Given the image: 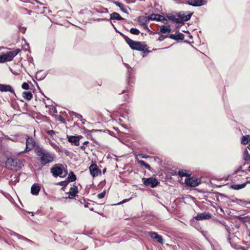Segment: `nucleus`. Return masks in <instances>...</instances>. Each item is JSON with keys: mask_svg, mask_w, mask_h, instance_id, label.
<instances>
[{"mask_svg": "<svg viewBox=\"0 0 250 250\" xmlns=\"http://www.w3.org/2000/svg\"><path fill=\"white\" fill-rule=\"evenodd\" d=\"M122 36L124 37L126 43L132 49L142 51L143 52L147 51L146 45L145 44L140 42L134 41L125 35L122 34Z\"/></svg>", "mask_w": 250, "mask_h": 250, "instance_id": "1", "label": "nucleus"}, {"mask_svg": "<svg viewBox=\"0 0 250 250\" xmlns=\"http://www.w3.org/2000/svg\"><path fill=\"white\" fill-rule=\"evenodd\" d=\"M41 164L45 166L53 161L54 156L53 154L45 150H40L37 152Z\"/></svg>", "mask_w": 250, "mask_h": 250, "instance_id": "2", "label": "nucleus"}, {"mask_svg": "<svg viewBox=\"0 0 250 250\" xmlns=\"http://www.w3.org/2000/svg\"><path fill=\"white\" fill-rule=\"evenodd\" d=\"M5 165L7 168L13 171H18L23 166L21 161L18 158H8Z\"/></svg>", "mask_w": 250, "mask_h": 250, "instance_id": "3", "label": "nucleus"}, {"mask_svg": "<svg viewBox=\"0 0 250 250\" xmlns=\"http://www.w3.org/2000/svg\"><path fill=\"white\" fill-rule=\"evenodd\" d=\"M51 172L55 177L59 176L61 178H64L67 175V171L62 167V165H55L51 168Z\"/></svg>", "mask_w": 250, "mask_h": 250, "instance_id": "4", "label": "nucleus"}, {"mask_svg": "<svg viewBox=\"0 0 250 250\" xmlns=\"http://www.w3.org/2000/svg\"><path fill=\"white\" fill-rule=\"evenodd\" d=\"M143 184L146 186H150L152 188L156 187L159 182L158 180L155 177H149L147 178H144L142 179Z\"/></svg>", "mask_w": 250, "mask_h": 250, "instance_id": "5", "label": "nucleus"}, {"mask_svg": "<svg viewBox=\"0 0 250 250\" xmlns=\"http://www.w3.org/2000/svg\"><path fill=\"white\" fill-rule=\"evenodd\" d=\"M26 147L24 150L21 152V153H24L28 152L34 148L36 145V142L34 139L28 136H26Z\"/></svg>", "mask_w": 250, "mask_h": 250, "instance_id": "6", "label": "nucleus"}, {"mask_svg": "<svg viewBox=\"0 0 250 250\" xmlns=\"http://www.w3.org/2000/svg\"><path fill=\"white\" fill-rule=\"evenodd\" d=\"M20 51L19 49H16L13 51H9L3 54V55L5 62L12 61L20 53Z\"/></svg>", "mask_w": 250, "mask_h": 250, "instance_id": "7", "label": "nucleus"}, {"mask_svg": "<svg viewBox=\"0 0 250 250\" xmlns=\"http://www.w3.org/2000/svg\"><path fill=\"white\" fill-rule=\"evenodd\" d=\"M185 183L187 186L191 187H196L200 184V182L198 180L193 177L186 179Z\"/></svg>", "mask_w": 250, "mask_h": 250, "instance_id": "8", "label": "nucleus"}, {"mask_svg": "<svg viewBox=\"0 0 250 250\" xmlns=\"http://www.w3.org/2000/svg\"><path fill=\"white\" fill-rule=\"evenodd\" d=\"M90 173L91 175L93 177H95L96 176H97L99 174V173H101V170H100L95 164H92L90 165V166L89 167Z\"/></svg>", "mask_w": 250, "mask_h": 250, "instance_id": "9", "label": "nucleus"}, {"mask_svg": "<svg viewBox=\"0 0 250 250\" xmlns=\"http://www.w3.org/2000/svg\"><path fill=\"white\" fill-rule=\"evenodd\" d=\"M148 234L152 239L156 240L158 242L161 244H163L164 243V240L162 236L158 234L157 232L149 231Z\"/></svg>", "mask_w": 250, "mask_h": 250, "instance_id": "10", "label": "nucleus"}, {"mask_svg": "<svg viewBox=\"0 0 250 250\" xmlns=\"http://www.w3.org/2000/svg\"><path fill=\"white\" fill-rule=\"evenodd\" d=\"M1 229L5 233V234L6 235L8 234V233L10 234V235L11 236H15L16 237H17V238L18 239H20V240H22L24 241V238H25V237L20 234H18L11 230H10L9 229H4L3 228H1Z\"/></svg>", "mask_w": 250, "mask_h": 250, "instance_id": "11", "label": "nucleus"}, {"mask_svg": "<svg viewBox=\"0 0 250 250\" xmlns=\"http://www.w3.org/2000/svg\"><path fill=\"white\" fill-rule=\"evenodd\" d=\"M211 215L209 212H204L201 213L197 214L194 218L197 220H203L205 219H210Z\"/></svg>", "mask_w": 250, "mask_h": 250, "instance_id": "12", "label": "nucleus"}, {"mask_svg": "<svg viewBox=\"0 0 250 250\" xmlns=\"http://www.w3.org/2000/svg\"><path fill=\"white\" fill-rule=\"evenodd\" d=\"M188 4L193 6H200L206 3L205 0H188Z\"/></svg>", "mask_w": 250, "mask_h": 250, "instance_id": "13", "label": "nucleus"}, {"mask_svg": "<svg viewBox=\"0 0 250 250\" xmlns=\"http://www.w3.org/2000/svg\"><path fill=\"white\" fill-rule=\"evenodd\" d=\"M0 91L1 92H7L9 91L10 93L15 95V93L12 87L9 85H6L4 84L0 83Z\"/></svg>", "mask_w": 250, "mask_h": 250, "instance_id": "14", "label": "nucleus"}, {"mask_svg": "<svg viewBox=\"0 0 250 250\" xmlns=\"http://www.w3.org/2000/svg\"><path fill=\"white\" fill-rule=\"evenodd\" d=\"M192 13H189L186 14L184 12H180L178 14V17L181 19L182 21H188L191 18Z\"/></svg>", "mask_w": 250, "mask_h": 250, "instance_id": "15", "label": "nucleus"}, {"mask_svg": "<svg viewBox=\"0 0 250 250\" xmlns=\"http://www.w3.org/2000/svg\"><path fill=\"white\" fill-rule=\"evenodd\" d=\"M78 192V188L76 186H74L70 188V191L69 192V195L66 199H73L76 196V194Z\"/></svg>", "mask_w": 250, "mask_h": 250, "instance_id": "16", "label": "nucleus"}, {"mask_svg": "<svg viewBox=\"0 0 250 250\" xmlns=\"http://www.w3.org/2000/svg\"><path fill=\"white\" fill-rule=\"evenodd\" d=\"M150 21L156 20L158 21H163L166 20V19L162 15L156 14H152L149 16Z\"/></svg>", "mask_w": 250, "mask_h": 250, "instance_id": "17", "label": "nucleus"}, {"mask_svg": "<svg viewBox=\"0 0 250 250\" xmlns=\"http://www.w3.org/2000/svg\"><path fill=\"white\" fill-rule=\"evenodd\" d=\"M68 140L70 143L73 144L76 146H78L80 145L79 138L76 136H68Z\"/></svg>", "mask_w": 250, "mask_h": 250, "instance_id": "18", "label": "nucleus"}, {"mask_svg": "<svg viewBox=\"0 0 250 250\" xmlns=\"http://www.w3.org/2000/svg\"><path fill=\"white\" fill-rule=\"evenodd\" d=\"M110 20H117V21H124L125 19L120 16V15L116 13L113 12L110 14Z\"/></svg>", "mask_w": 250, "mask_h": 250, "instance_id": "19", "label": "nucleus"}, {"mask_svg": "<svg viewBox=\"0 0 250 250\" xmlns=\"http://www.w3.org/2000/svg\"><path fill=\"white\" fill-rule=\"evenodd\" d=\"M250 182L248 181L246 183L242 184H234L231 186V188L235 190H239L242 189L246 187L247 183H250Z\"/></svg>", "mask_w": 250, "mask_h": 250, "instance_id": "20", "label": "nucleus"}, {"mask_svg": "<svg viewBox=\"0 0 250 250\" xmlns=\"http://www.w3.org/2000/svg\"><path fill=\"white\" fill-rule=\"evenodd\" d=\"M40 189L41 188L39 186L34 184L31 188V193L33 195H37L39 194Z\"/></svg>", "mask_w": 250, "mask_h": 250, "instance_id": "21", "label": "nucleus"}, {"mask_svg": "<svg viewBox=\"0 0 250 250\" xmlns=\"http://www.w3.org/2000/svg\"><path fill=\"white\" fill-rule=\"evenodd\" d=\"M150 21L149 16L147 17H139L138 18V22L141 25H143L144 23Z\"/></svg>", "mask_w": 250, "mask_h": 250, "instance_id": "22", "label": "nucleus"}, {"mask_svg": "<svg viewBox=\"0 0 250 250\" xmlns=\"http://www.w3.org/2000/svg\"><path fill=\"white\" fill-rule=\"evenodd\" d=\"M169 38L176 41L183 40L184 39V35L180 33L176 35L173 34L170 35Z\"/></svg>", "mask_w": 250, "mask_h": 250, "instance_id": "23", "label": "nucleus"}, {"mask_svg": "<svg viewBox=\"0 0 250 250\" xmlns=\"http://www.w3.org/2000/svg\"><path fill=\"white\" fill-rule=\"evenodd\" d=\"M113 3L118 7H119L120 9V10L123 11V12L126 13H127V10L126 8V6L123 4V3L117 1H114Z\"/></svg>", "mask_w": 250, "mask_h": 250, "instance_id": "24", "label": "nucleus"}, {"mask_svg": "<svg viewBox=\"0 0 250 250\" xmlns=\"http://www.w3.org/2000/svg\"><path fill=\"white\" fill-rule=\"evenodd\" d=\"M22 97L26 100H28V101H29L30 100L32 97H33V95H32V94L31 92H26V91H24L23 93H22Z\"/></svg>", "mask_w": 250, "mask_h": 250, "instance_id": "25", "label": "nucleus"}, {"mask_svg": "<svg viewBox=\"0 0 250 250\" xmlns=\"http://www.w3.org/2000/svg\"><path fill=\"white\" fill-rule=\"evenodd\" d=\"M76 176L74 174V173L71 171L69 174L67 178V180L68 182H74L76 180Z\"/></svg>", "mask_w": 250, "mask_h": 250, "instance_id": "26", "label": "nucleus"}, {"mask_svg": "<svg viewBox=\"0 0 250 250\" xmlns=\"http://www.w3.org/2000/svg\"><path fill=\"white\" fill-rule=\"evenodd\" d=\"M160 31L161 33L165 34L166 33H169L171 31V29L169 26H166L162 25L160 27Z\"/></svg>", "mask_w": 250, "mask_h": 250, "instance_id": "27", "label": "nucleus"}, {"mask_svg": "<svg viewBox=\"0 0 250 250\" xmlns=\"http://www.w3.org/2000/svg\"><path fill=\"white\" fill-rule=\"evenodd\" d=\"M250 141V136H243L241 139V143L243 145H246Z\"/></svg>", "mask_w": 250, "mask_h": 250, "instance_id": "28", "label": "nucleus"}, {"mask_svg": "<svg viewBox=\"0 0 250 250\" xmlns=\"http://www.w3.org/2000/svg\"><path fill=\"white\" fill-rule=\"evenodd\" d=\"M235 202L239 205H243V206H247L248 204H250V202H248L247 201L242 200V199H236L235 200Z\"/></svg>", "mask_w": 250, "mask_h": 250, "instance_id": "29", "label": "nucleus"}, {"mask_svg": "<svg viewBox=\"0 0 250 250\" xmlns=\"http://www.w3.org/2000/svg\"><path fill=\"white\" fill-rule=\"evenodd\" d=\"M138 163L140 165L144 166L145 167L146 169L148 170H150L151 167L150 165L147 163H146L145 161L143 160H138Z\"/></svg>", "mask_w": 250, "mask_h": 250, "instance_id": "30", "label": "nucleus"}, {"mask_svg": "<svg viewBox=\"0 0 250 250\" xmlns=\"http://www.w3.org/2000/svg\"><path fill=\"white\" fill-rule=\"evenodd\" d=\"M95 11L97 13H107L108 12V10L107 8H103L102 10H99L98 9H95Z\"/></svg>", "mask_w": 250, "mask_h": 250, "instance_id": "31", "label": "nucleus"}, {"mask_svg": "<svg viewBox=\"0 0 250 250\" xmlns=\"http://www.w3.org/2000/svg\"><path fill=\"white\" fill-rule=\"evenodd\" d=\"M130 32L133 35H138L140 33V31L137 28H131L130 30Z\"/></svg>", "mask_w": 250, "mask_h": 250, "instance_id": "32", "label": "nucleus"}, {"mask_svg": "<svg viewBox=\"0 0 250 250\" xmlns=\"http://www.w3.org/2000/svg\"><path fill=\"white\" fill-rule=\"evenodd\" d=\"M244 159L250 162V154H249L247 151H245L243 154Z\"/></svg>", "mask_w": 250, "mask_h": 250, "instance_id": "33", "label": "nucleus"}, {"mask_svg": "<svg viewBox=\"0 0 250 250\" xmlns=\"http://www.w3.org/2000/svg\"><path fill=\"white\" fill-rule=\"evenodd\" d=\"M72 114L73 115H75L76 118H77L78 119H80L81 121H85V120L83 119V117H82V116L81 114H78V113H77L76 112H75L74 111L72 112Z\"/></svg>", "mask_w": 250, "mask_h": 250, "instance_id": "34", "label": "nucleus"}, {"mask_svg": "<svg viewBox=\"0 0 250 250\" xmlns=\"http://www.w3.org/2000/svg\"><path fill=\"white\" fill-rule=\"evenodd\" d=\"M68 181L67 180H65V181H61L60 182H59L58 183V185H60V186H62L63 187H65L66 186H67L68 184Z\"/></svg>", "mask_w": 250, "mask_h": 250, "instance_id": "35", "label": "nucleus"}, {"mask_svg": "<svg viewBox=\"0 0 250 250\" xmlns=\"http://www.w3.org/2000/svg\"><path fill=\"white\" fill-rule=\"evenodd\" d=\"M21 87L24 90H28L29 88V85L28 83L24 82L22 83Z\"/></svg>", "mask_w": 250, "mask_h": 250, "instance_id": "36", "label": "nucleus"}, {"mask_svg": "<svg viewBox=\"0 0 250 250\" xmlns=\"http://www.w3.org/2000/svg\"><path fill=\"white\" fill-rule=\"evenodd\" d=\"M178 174L181 177L188 176L186 171L183 170H179L178 172Z\"/></svg>", "mask_w": 250, "mask_h": 250, "instance_id": "37", "label": "nucleus"}, {"mask_svg": "<svg viewBox=\"0 0 250 250\" xmlns=\"http://www.w3.org/2000/svg\"><path fill=\"white\" fill-rule=\"evenodd\" d=\"M105 194V191H104L103 192H101L100 193H99L97 195V197L99 199H102V198H103L104 197Z\"/></svg>", "mask_w": 250, "mask_h": 250, "instance_id": "38", "label": "nucleus"}, {"mask_svg": "<svg viewBox=\"0 0 250 250\" xmlns=\"http://www.w3.org/2000/svg\"><path fill=\"white\" fill-rule=\"evenodd\" d=\"M167 17L169 20H171L172 21H174L175 20V18L176 17L174 15H172L167 16Z\"/></svg>", "mask_w": 250, "mask_h": 250, "instance_id": "39", "label": "nucleus"}, {"mask_svg": "<svg viewBox=\"0 0 250 250\" xmlns=\"http://www.w3.org/2000/svg\"><path fill=\"white\" fill-rule=\"evenodd\" d=\"M167 36L161 35L158 38V41L161 42L164 41L166 38H167Z\"/></svg>", "mask_w": 250, "mask_h": 250, "instance_id": "40", "label": "nucleus"}, {"mask_svg": "<svg viewBox=\"0 0 250 250\" xmlns=\"http://www.w3.org/2000/svg\"><path fill=\"white\" fill-rule=\"evenodd\" d=\"M173 22H174L175 23H183V24H184L183 21H182L181 19L180 18H178L177 17H176L175 20Z\"/></svg>", "mask_w": 250, "mask_h": 250, "instance_id": "41", "label": "nucleus"}, {"mask_svg": "<svg viewBox=\"0 0 250 250\" xmlns=\"http://www.w3.org/2000/svg\"><path fill=\"white\" fill-rule=\"evenodd\" d=\"M237 219H238L239 220L241 221H244L245 217H243L241 216H236L235 217Z\"/></svg>", "mask_w": 250, "mask_h": 250, "instance_id": "42", "label": "nucleus"}, {"mask_svg": "<svg viewBox=\"0 0 250 250\" xmlns=\"http://www.w3.org/2000/svg\"><path fill=\"white\" fill-rule=\"evenodd\" d=\"M46 132H47V133H48V134H49L50 135H51V136H52L53 135H54L55 134V132L53 130H48L46 131Z\"/></svg>", "mask_w": 250, "mask_h": 250, "instance_id": "43", "label": "nucleus"}, {"mask_svg": "<svg viewBox=\"0 0 250 250\" xmlns=\"http://www.w3.org/2000/svg\"><path fill=\"white\" fill-rule=\"evenodd\" d=\"M5 62V61L3 55H1L0 56V63H2Z\"/></svg>", "mask_w": 250, "mask_h": 250, "instance_id": "44", "label": "nucleus"}, {"mask_svg": "<svg viewBox=\"0 0 250 250\" xmlns=\"http://www.w3.org/2000/svg\"><path fill=\"white\" fill-rule=\"evenodd\" d=\"M19 30L21 32L24 33L26 31V28L23 27H20Z\"/></svg>", "mask_w": 250, "mask_h": 250, "instance_id": "45", "label": "nucleus"}, {"mask_svg": "<svg viewBox=\"0 0 250 250\" xmlns=\"http://www.w3.org/2000/svg\"><path fill=\"white\" fill-rule=\"evenodd\" d=\"M24 241H26V242H27L28 243H30V244H33L34 243L33 241H32V240H30V239H28V238H27L26 237H25Z\"/></svg>", "mask_w": 250, "mask_h": 250, "instance_id": "46", "label": "nucleus"}, {"mask_svg": "<svg viewBox=\"0 0 250 250\" xmlns=\"http://www.w3.org/2000/svg\"><path fill=\"white\" fill-rule=\"evenodd\" d=\"M124 65H125V66L126 68H127V69H128V72L129 73H130V72L129 69H131V68L129 67V65H128V64H127V63H124Z\"/></svg>", "mask_w": 250, "mask_h": 250, "instance_id": "47", "label": "nucleus"}, {"mask_svg": "<svg viewBox=\"0 0 250 250\" xmlns=\"http://www.w3.org/2000/svg\"><path fill=\"white\" fill-rule=\"evenodd\" d=\"M142 26H143V27H144V29H146V30H149V29H148V26H147V25L146 23H144V24L142 25Z\"/></svg>", "mask_w": 250, "mask_h": 250, "instance_id": "48", "label": "nucleus"}, {"mask_svg": "<svg viewBox=\"0 0 250 250\" xmlns=\"http://www.w3.org/2000/svg\"><path fill=\"white\" fill-rule=\"evenodd\" d=\"M140 155H141L142 158H146L148 157V156L147 155L140 154Z\"/></svg>", "mask_w": 250, "mask_h": 250, "instance_id": "49", "label": "nucleus"}, {"mask_svg": "<svg viewBox=\"0 0 250 250\" xmlns=\"http://www.w3.org/2000/svg\"><path fill=\"white\" fill-rule=\"evenodd\" d=\"M80 148H81V149H82L83 150H84L85 149V146L83 145L81 146H80Z\"/></svg>", "mask_w": 250, "mask_h": 250, "instance_id": "50", "label": "nucleus"}, {"mask_svg": "<svg viewBox=\"0 0 250 250\" xmlns=\"http://www.w3.org/2000/svg\"><path fill=\"white\" fill-rule=\"evenodd\" d=\"M89 205V203H85L84 205V207L85 208H88V205Z\"/></svg>", "mask_w": 250, "mask_h": 250, "instance_id": "51", "label": "nucleus"}, {"mask_svg": "<svg viewBox=\"0 0 250 250\" xmlns=\"http://www.w3.org/2000/svg\"><path fill=\"white\" fill-rule=\"evenodd\" d=\"M25 10L27 12V13L29 14V15H31V13L32 12V11H29V10H28L27 9H25Z\"/></svg>", "mask_w": 250, "mask_h": 250, "instance_id": "52", "label": "nucleus"}, {"mask_svg": "<svg viewBox=\"0 0 250 250\" xmlns=\"http://www.w3.org/2000/svg\"><path fill=\"white\" fill-rule=\"evenodd\" d=\"M241 168H242V167L240 166L238 168V169L235 171V173H236L238 171H240V169H241Z\"/></svg>", "mask_w": 250, "mask_h": 250, "instance_id": "53", "label": "nucleus"}, {"mask_svg": "<svg viewBox=\"0 0 250 250\" xmlns=\"http://www.w3.org/2000/svg\"><path fill=\"white\" fill-rule=\"evenodd\" d=\"M76 136L79 138V142H80V139L83 138V136L81 135H78V136Z\"/></svg>", "mask_w": 250, "mask_h": 250, "instance_id": "54", "label": "nucleus"}, {"mask_svg": "<svg viewBox=\"0 0 250 250\" xmlns=\"http://www.w3.org/2000/svg\"><path fill=\"white\" fill-rule=\"evenodd\" d=\"M129 200H130V199H124V200H123L122 203L126 202L128 201Z\"/></svg>", "mask_w": 250, "mask_h": 250, "instance_id": "55", "label": "nucleus"}, {"mask_svg": "<svg viewBox=\"0 0 250 250\" xmlns=\"http://www.w3.org/2000/svg\"><path fill=\"white\" fill-rule=\"evenodd\" d=\"M88 144H89V142L88 141H85L83 143V145L84 146L86 145H87Z\"/></svg>", "mask_w": 250, "mask_h": 250, "instance_id": "56", "label": "nucleus"}, {"mask_svg": "<svg viewBox=\"0 0 250 250\" xmlns=\"http://www.w3.org/2000/svg\"><path fill=\"white\" fill-rule=\"evenodd\" d=\"M101 21H108L109 20H108L107 19H102Z\"/></svg>", "mask_w": 250, "mask_h": 250, "instance_id": "57", "label": "nucleus"}, {"mask_svg": "<svg viewBox=\"0 0 250 250\" xmlns=\"http://www.w3.org/2000/svg\"><path fill=\"white\" fill-rule=\"evenodd\" d=\"M183 32H185V33H188V34H189V32H188V31H185V30H183Z\"/></svg>", "mask_w": 250, "mask_h": 250, "instance_id": "58", "label": "nucleus"}, {"mask_svg": "<svg viewBox=\"0 0 250 250\" xmlns=\"http://www.w3.org/2000/svg\"><path fill=\"white\" fill-rule=\"evenodd\" d=\"M189 37L190 39H192V36L190 35V34H189Z\"/></svg>", "mask_w": 250, "mask_h": 250, "instance_id": "59", "label": "nucleus"}, {"mask_svg": "<svg viewBox=\"0 0 250 250\" xmlns=\"http://www.w3.org/2000/svg\"><path fill=\"white\" fill-rule=\"evenodd\" d=\"M202 234L204 235V236H205V232L204 231H203L202 232Z\"/></svg>", "mask_w": 250, "mask_h": 250, "instance_id": "60", "label": "nucleus"}, {"mask_svg": "<svg viewBox=\"0 0 250 250\" xmlns=\"http://www.w3.org/2000/svg\"><path fill=\"white\" fill-rule=\"evenodd\" d=\"M82 121V124H83V125H84V124H85V121Z\"/></svg>", "mask_w": 250, "mask_h": 250, "instance_id": "61", "label": "nucleus"}, {"mask_svg": "<svg viewBox=\"0 0 250 250\" xmlns=\"http://www.w3.org/2000/svg\"><path fill=\"white\" fill-rule=\"evenodd\" d=\"M101 19H97V21H101Z\"/></svg>", "mask_w": 250, "mask_h": 250, "instance_id": "62", "label": "nucleus"}, {"mask_svg": "<svg viewBox=\"0 0 250 250\" xmlns=\"http://www.w3.org/2000/svg\"><path fill=\"white\" fill-rule=\"evenodd\" d=\"M248 169L249 171H250V165L249 166Z\"/></svg>", "mask_w": 250, "mask_h": 250, "instance_id": "63", "label": "nucleus"}, {"mask_svg": "<svg viewBox=\"0 0 250 250\" xmlns=\"http://www.w3.org/2000/svg\"><path fill=\"white\" fill-rule=\"evenodd\" d=\"M125 99L128 97V95H125Z\"/></svg>", "mask_w": 250, "mask_h": 250, "instance_id": "64", "label": "nucleus"}]
</instances>
